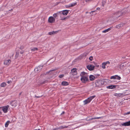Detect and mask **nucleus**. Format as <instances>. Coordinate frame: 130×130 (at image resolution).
<instances>
[{"mask_svg":"<svg viewBox=\"0 0 130 130\" xmlns=\"http://www.w3.org/2000/svg\"><path fill=\"white\" fill-rule=\"evenodd\" d=\"M95 97V96H90L87 99L84 101V102L85 104H86L88 103H89Z\"/></svg>","mask_w":130,"mask_h":130,"instance_id":"obj_1","label":"nucleus"},{"mask_svg":"<svg viewBox=\"0 0 130 130\" xmlns=\"http://www.w3.org/2000/svg\"><path fill=\"white\" fill-rule=\"evenodd\" d=\"M101 85L100 80L97 81L95 83L93 84L92 86H94V87H92V88H94L96 87H99Z\"/></svg>","mask_w":130,"mask_h":130,"instance_id":"obj_2","label":"nucleus"},{"mask_svg":"<svg viewBox=\"0 0 130 130\" xmlns=\"http://www.w3.org/2000/svg\"><path fill=\"white\" fill-rule=\"evenodd\" d=\"M61 12L60 13L59 15H60L61 20H65L66 19H68L70 17L69 16H67L66 17H64V15L61 13V12Z\"/></svg>","mask_w":130,"mask_h":130,"instance_id":"obj_3","label":"nucleus"},{"mask_svg":"<svg viewBox=\"0 0 130 130\" xmlns=\"http://www.w3.org/2000/svg\"><path fill=\"white\" fill-rule=\"evenodd\" d=\"M77 69L76 68H74L72 69L70 72V74L74 76V75H76L77 74V72L76 71Z\"/></svg>","mask_w":130,"mask_h":130,"instance_id":"obj_4","label":"nucleus"},{"mask_svg":"<svg viewBox=\"0 0 130 130\" xmlns=\"http://www.w3.org/2000/svg\"><path fill=\"white\" fill-rule=\"evenodd\" d=\"M126 62H124L121 63L120 64L118 65V67H119L120 69L122 70L126 66Z\"/></svg>","mask_w":130,"mask_h":130,"instance_id":"obj_5","label":"nucleus"},{"mask_svg":"<svg viewBox=\"0 0 130 130\" xmlns=\"http://www.w3.org/2000/svg\"><path fill=\"white\" fill-rule=\"evenodd\" d=\"M80 80L83 83H85L88 80V77L87 76H81Z\"/></svg>","mask_w":130,"mask_h":130,"instance_id":"obj_6","label":"nucleus"},{"mask_svg":"<svg viewBox=\"0 0 130 130\" xmlns=\"http://www.w3.org/2000/svg\"><path fill=\"white\" fill-rule=\"evenodd\" d=\"M43 66H38L34 69L35 71L37 73L39 72L42 69Z\"/></svg>","mask_w":130,"mask_h":130,"instance_id":"obj_7","label":"nucleus"},{"mask_svg":"<svg viewBox=\"0 0 130 130\" xmlns=\"http://www.w3.org/2000/svg\"><path fill=\"white\" fill-rule=\"evenodd\" d=\"M9 107V106L7 105L2 107H0V108H2L3 111L5 113H6L7 112L8 108Z\"/></svg>","mask_w":130,"mask_h":130,"instance_id":"obj_8","label":"nucleus"},{"mask_svg":"<svg viewBox=\"0 0 130 130\" xmlns=\"http://www.w3.org/2000/svg\"><path fill=\"white\" fill-rule=\"evenodd\" d=\"M55 18L53 17H50L48 20V22L50 23H53L55 22Z\"/></svg>","mask_w":130,"mask_h":130,"instance_id":"obj_9","label":"nucleus"},{"mask_svg":"<svg viewBox=\"0 0 130 130\" xmlns=\"http://www.w3.org/2000/svg\"><path fill=\"white\" fill-rule=\"evenodd\" d=\"M95 66L92 65H88L87 67V68L90 71H92L94 70Z\"/></svg>","mask_w":130,"mask_h":130,"instance_id":"obj_10","label":"nucleus"},{"mask_svg":"<svg viewBox=\"0 0 130 130\" xmlns=\"http://www.w3.org/2000/svg\"><path fill=\"white\" fill-rule=\"evenodd\" d=\"M69 10H64L61 11V13L64 15H66L69 13Z\"/></svg>","mask_w":130,"mask_h":130,"instance_id":"obj_11","label":"nucleus"},{"mask_svg":"<svg viewBox=\"0 0 130 130\" xmlns=\"http://www.w3.org/2000/svg\"><path fill=\"white\" fill-rule=\"evenodd\" d=\"M122 125L125 126H130V121L121 124Z\"/></svg>","mask_w":130,"mask_h":130,"instance_id":"obj_12","label":"nucleus"},{"mask_svg":"<svg viewBox=\"0 0 130 130\" xmlns=\"http://www.w3.org/2000/svg\"><path fill=\"white\" fill-rule=\"evenodd\" d=\"M11 62V60H10L9 59L7 60H5L4 61V63L5 64H6L7 65H8Z\"/></svg>","mask_w":130,"mask_h":130,"instance_id":"obj_13","label":"nucleus"},{"mask_svg":"<svg viewBox=\"0 0 130 130\" xmlns=\"http://www.w3.org/2000/svg\"><path fill=\"white\" fill-rule=\"evenodd\" d=\"M124 25V24H119L117 25L116 26V28H117L118 29H120V28L122 27H123Z\"/></svg>","mask_w":130,"mask_h":130,"instance_id":"obj_14","label":"nucleus"},{"mask_svg":"<svg viewBox=\"0 0 130 130\" xmlns=\"http://www.w3.org/2000/svg\"><path fill=\"white\" fill-rule=\"evenodd\" d=\"M17 102L16 101H12L11 103L12 106L13 107H15L17 106Z\"/></svg>","mask_w":130,"mask_h":130,"instance_id":"obj_15","label":"nucleus"},{"mask_svg":"<svg viewBox=\"0 0 130 130\" xmlns=\"http://www.w3.org/2000/svg\"><path fill=\"white\" fill-rule=\"evenodd\" d=\"M58 32V31H53L51 32H50L48 33L49 35H52L54 34H57Z\"/></svg>","mask_w":130,"mask_h":130,"instance_id":"obj_16","label":"nucleus"},{"mask_svg":"<svg viewBox=\"0 0 130 130\" xmlns=\"http://www.w3.org/2000/svg\"><path fill=\"white\" fill-rule=\"evenodd\" d=\"M116 87L115 85H110L107 86V88L108 89H112Z\"/></svg>","mask_w":130,"mask_h":130,"instance_id":"obj_17","label":"nucleus"},{"mask_svg":"<svg viewBox=\"0 0 130 130\" xmlns=\"http://www.w3.org/2000/svg\"><path fill=\"white\" fill-rule=\"evenodd\" d=\"M111 27H110L108 29L105 30L103 31L102 32L103 33H106L109 31L111 30Z\"/></svg>","mask_w":130,"mask_h":130,"instance_id":"obj_18","label":"nucleus"},{"mask_svg":"<svg viewBox=\"0 0 130 130\" xmlns=\"http://www.w3.org/2000/svg\"><path fill=\"white\" fill-rule=\"evenodd\" d=\"M61 12L59 11V12H57L56 13H55L53 15V16L54 17V18H55L56 17H57V15H59L60 13Z\"/></svg>","mask_w":130,"mask_h":130,"instance_id":"obj_19","label":"nucleus"},{"mask_svg":"<svg viewBox=\"0 0 130 130\" xmlns=\"http://www.w3.org/2000/svg\"><path fill=\"white\" fill-rule=\"evenodd\" d=\"M87 74V73L84 72H82L80 74V76H87L86 75Z\"/></svg>","mask_w":130,"mask_h":130,"instance_id":"obj_20","label":"nucleus"},{"mask_svg":"<svg viewBox=\"0 0 130 130\" xmlns=\"http://www.w3.org/2000/svg\"><path fill=\"white\" fill-rule=\"evenodd\" d=\"M89 78L90 80H93L94 79L95 77L93 75H90L89 76Z\"/></svg>","mask_w":130,"mask_h":130,"instance_id":"obj_21","label":"nucleus"},{"mask_svg":"<svg viewBox=\"0 0 130 130\" xmlns=\"http://www.w3.org/2000/svg\"><path fill=\"white\" fill-rule=\"evenodd\" d=\"M62 85L63 86H66L68 85V83L66 82H63L62 83Z\"/></svg>","mask_w":130,"mask_h":130,"instance_id":"obj_22","label":"nucleus"},{"mask_svg":"<svg viewBox=\"0 0 130 130\" xmlns=\"http://www.w3.org/2000/svg\"><path fill=\"white\" fill-rule=\"evenodd\" d=\"M6 83L4 82L1 85V87H5L6 86Z\"/></svg>","mask_w":130,"mask_h":130,"instance_id":"obj_23","label":"nucleus"},{"mask_svg":"<svg viewBox=\"0 0 130 130\" xmlns=\"http://www.w3.org/2000/svg\"><path fill=\"white\" fill-rule=\"evenodd\" d=\"M102 118V117H94V118H91V119H87V120L88 121L90 120H92L93 119H99L101 118Z\"/></svg>","mask_w":130,"mask_h":130,"instance_id":"obj_24","label":"nucleus"},{"mask_svg":"<svg viewBox=\"0 0 130 130\" xmlns=\"http://www.w3.org/2000/svg\"><path fill=\"white\" fill-rule=\"evenodd\" d=\"M100 82L101 85H104L106 83V82L104 80H100Z\"/></svg>","mask_w":130,"mask_h":130,"instance_id":"obj_25","label":"nucleus"},{"mask_svg":"<svg viewBox=\"0 0 130 130\" xmlns=\"http://www.w3.org/2000/svg\"><path fill=\"white\" fill-rule=\"evenodd\" d=\"M121 12H119L116 13V14L117 15V17H119L121 15Z\"/></svg>","mask_w":130,"mask_h":130,"instance_id":"obj_26","label":"nucleus"},{"mask_svg":"<svg viewBox=\"0 0 130 130\" xmlns=\"http://www.w3.org/2000/svg\"><path fill=\"white\" fill-rule=\"evenodd\" d=\"M68 127V126H61L59 127V129H62L64 128H67Z\"/></svg>","mask_w":130,"mask_h":130,"instance_id":"obj_27","label":"nucleus"},{"mask_svg":"<svg viewBox=\"0 0 130 130\" xmlns=\"http://www.w3.org/2000/svg\"><path fill=\"white\" fill-rule=\"evenodd\" d=\"M106 65L105 64L104 62L102 64V68L103 69H105V66Z\"/></svg>","mask_w":130,"mask_h":130,"instance_id":"obj_28","label":"nucleus"},{"mask_svg":"<svg viewBox=\"0 0 130 130\" xmlns=\"http://www.w3.org/2000/svg\"><path fill=\"white\" fill-rule=\"evenodd\" d=\"M10 122V121H8L5 124V126L6 127H7L9 125V123Z\"/></svg>","mask_w":130,"mask_h":130,"instance_id":"obj_29","label":"nucleus"},{"mask_svg":"<svg viewBox=\"0 0 130 130\" xmlns=\"http://www.w3.org/2000/svg\"><path fill=\"white\" fill-rule=\"evenodd\" d=\"M116 79H117L118 80H120L121 79V77L118 76L117 75H116Z\"/></svg>","mask_w":130,"mask_h":130,"instance_id":"obj_30","label":"nucleus"},{"mask_svg":"<svg viewBox=\"0 0 130 130\" xmlns=\"http://www.w3.org/2000/svg\"><path fill=\"white\" fill-rule=\"evenodd\" d=\"M19 53L18 52H16V55H15V58H17L18 56H19Z\"/></svg>","mask_w":130,"mask_h":130,"instance_id":"obj_31","label":"nucleus"},{"mask_svg":"<svg viewBox=\"0 0 130 130\" xmlns=\"http://www.w3.org/2000/svg\"><path fill=\"white\" fill-rule=\"evenodd\" d=\"M38 50V48H32L31 49V50L32 51H37Z\"/></svg>","mask_w":130,"mask_h":130,"instance_id":"obj_32","label":"nucleus"},{"mask_svg":"<svg viewBox=\"0 0 130 130\" xmlns=\"http://www.w3.org/2000/svg\"><path fill=\"white\" fill-rule=\"evenodd\" d=\"M123 95L122 94H121V93L118 94L116 93V94H115V95L116 96H120L121 95Z\"/></svg>","mask_w":130,"mask_h":130,"instance_id":"obj_33","label":"nucleus"},{"mask_svg":"<svg viewBox=\"0 0 130 130\" xmlns=\"http://www.w3.org/2000/svg\"><path fill=\"white\" fill-rule=\"evenodd\" d=\"M93 63H94V64H95V67H96L97 68H99V64L98 63H95V62H93Z\"/></svg>","mask_w":130,"mask_h":130,"instance_id":"obj_34","label":"nucleus"},{"mask_svg":"<svg viewBox=\"0 0 130 130\" xmlns=\"http://www.w3.org/2000/svg\"><path fill=\"white\" fill-rule=\"evenodd\" d=\"M77 4V3H73V4H70L71 7H73L74 6L76 5Z\"/></svg>","mask_w":130,"mask_h":130,"instance_id":"obj_35","label":"nucleus"},{"mask_svg":"<svg viewBox=\"0 0 130 130\" xmlns=\"http://www.w3.org/2000/svg\"><path fill=\"white\" fill-rule=\"evenodd\" d=\"M106 3V2L105 1H103L102 2V6L104 7V5Z\"/></svg>","mask_w":130,"mask_h":130,"instance_id":"obj_36","label":"nucleus"},{"mask_svg":"<svg viewBox=\"0 0 130 130\" xmlns=\"http://www.w3.org/2000/svg\"><path fill=\"white\" fill-rule=\"evenodd\" d=\"M93 57L92 56L90 57L89 58V59L90 61H92L93 60Z\"/></svg>","mask_w":130,"mask_h":130,"instance_id":"obj_37","label":"nucleus"},{"mask_svg":"<svg viewBox=\"0 0 130 130\" xmlns=\"http://www.w3.org/2000/svg\"><path fill=\"white\" fill-rule=\"evenodd\" d=\"M65 6L67 8H70V7H71V6L70 4V5H65Z\"/></svg>","mask_w":130,"mask_h":130,"instance_id":"obj_38","label":"nucleus"},{"mask_svg":"<svg viewBox=\"0 0 130 130\" xmlns=\"http://www.w3.org/2000/svg\"><path fill=\"white\" fill-rule=\"evenodd\" d=\"M64 76V75L63 74H61V75H60L59 76V77L60 78H62Z\"/></svg>","mask_w":130,"mask_h":130,"instance_id":"obj_39","label":"nucleus"},{"mask_svg":"<svg viewBox=\"0 0 130 130\" xmlns=\"http://www.w3.org/2000/svg\"><path fill=\"white\" fill-rule=\"evenodd\" d=\"M116 75L112 76L110 78L111 79H116Z\"/></svg>","mask_w":130,"mask_h":130,"instance_id":"obj_40","label":"nucleus"},{"mask_svg":"<svg viewBox=\"0 0 130 130\" xmlns=\"http://www.w3.org/2000/svg\"><path fill=\"white\" fill-rule=\"evenodd\" d=\"M130 114V111L128 112H127L125 113L124 114V115H127Z\"/></svg>","mask_w":130,"mask_h":130,"instance_id":"obj_41","label":"nucleus"},{"mask_svg":"<svg viewBox=\"0 0 130 130\" xmlns=\"http://www.w3.org/2000/svg\"><path fill=\"white\" fill-rule=\"evenodd\" d=\"M105 64L106 65L107 64H110V62L109 61H107L106 62H104Z\"/></svg>","mask_w":130,"mask_h":130,"instance_id":"obj_42","label":"nucleus"},{"mask_svg":"<svg viewBox=\"0 0 130 130\" xmlns=\"http://www.w3.org/2000/svg\"><path fill=\"white\" fill-rule=\"evenodd\" d=\"M54 71V70H51V71H49L48 72H47V73H50V72L53 71Z\"/></svg>","mask_w":130,"mask_h":130,"instance_id":"obj_43","label":"nucleus"},{"mask_svg":"<svg viewBox=\"0 0 130 130\" xmlns=\"http://www.w3.org/2000/svg\"><path fill=\"white\" fill-rule=\"evenodd\" d=\"M92 0H85L86 2H90L92 1Z\"/></svg>","mask_w":130,"mask_h":130,"instance_id":"obj_44","label":"nucleus"},{"mask_svg":"<svg viewBox=\"0 0 130 130\" xmlns=\"http://www.w3.org/2000/svg\"><path fill=\"white\" fill-rule=\"evenodd\" d=\"M24 51H22L21 52H20V54H23L24 53Z\"/></svg>","mask_w":130,"mask_h":130,"instance_id":"obj_45","label":"nucleus"},{"mask_svg":"<svg viewBox=\"0 0 130 130\" xmlns=\"http://www.w3.org/2000/svg\"><path fill=\"white\" fill-rule=\"evenodd\" d=\"M58 129H59V127L56 128L55 129H53V130H58Z\"/></svg>","mask_w":130,"mask_h":130,"instance_id":"obj_46","label":"nucleus"},{"mask_svg":"<svg viewBox=\"0 0 130 130\" xmlns=\"http://www.w3.org/2000/svg\"><path fill=\"white\" fill-rule=\"evenodd\" d=\"M11 82V81H8L7 82V83L8 84H9Z\"/></svg>","mask_w":130,"mask_h":130,"instance_id":"obj_47","label":"nucleus"},{"mask_svg":"<svg viewBox=\"0 0 130 130\" xmlns=\"http://www.w3.org/2000/svg\"><path fill=\"white\" fill-rule=\"evenodd\" d=\"M92 85H93V84L91 85V86H90V88H91V89H93V88H92V87H94V86H92Z\"/></svg>","mask_w":130,"mask_h":130,"instance_id":"obj_48","label":"nucleus"},{"mask_svg":"<svg viewBox=\"0 0 130 130\" xmlns=\"http://www.w3.org/2000/svg\"><path fill=\"white\" fill-rule=\"evenodd\" d=\"M35 97L36 98H39V97H41V96H35Z\"/></svg>","mask_w":130,"mask_h":130,"instance_id":"obj_49","label":"nucleus"},{"mask_svg":"<svg viewBox=\"0 0 130 130\" xmlns=\"http://www.w3.org/2000/svg\"><path fill=\"white\" fill-rule=\"evenodd\" d=\"M100 8H96V9L98 10H100Z\"/></svg>","mask_w":130,"mask_h":130,"instance_id":"obj_50","label":"nucleus"},{"mask_svg":"<svg viewBox=\"0 0 130 130\" xmlns=\"http://www.w3.org/2000/svg\"><path fill=\"white\" fill-rule=\"evenodd\" d=\"M65 113L64 112V111H63L62 113L61 114V115H62V114H64Z\"/></svg>","mask_w":130,"mask_h":130,"instance_id":"obj_51","label":"nucleus"},{"mask_svg":"<svg viewBox=\"0 0 130 130\" xmlns=\"http://www.w3.org/2000/svg\"><path fill=\"white\" fill-rule=\"evenodd\" d=\"M91 119V118H87V120H87V119Z\"/></svg>","mask_w":130,"mask_h":130,"instance_id":"obj_52","label":"nucleus"},{"mask_svg":"<svg viewBox=\"0 0 130 130\" xmlns=\"http://www.w3.org/2000/svg\"><path fill=\"white\" fill-rule=\"evenodd\" d=\"M2 112H1L0 111V115H2Z\"/></svg>","mask_w":130,"mask_h":130,"instance_id":"obj_53","label":"nucleus"},{"mask_svg":"<svg viewBox=\"0 0 130 130\" xmlns=\"http://www.w3.org/2000/svg\"><path fill=\"white\" fill-rule=\"evenodd\" d=\"M94 11H92L91 12H90L91 13H92V12H94Z\"/></svg>","mask_w":130,"mask_h":130,"instance_id":"obj_54","label":"nucleus"},{"mask_svg":"<svg viewBox=\"0 0 130 130\" xmlns=\"http://www.w3.org/2000/svg\"><path fill=\"white\" fill-rule=\"evenodd\" d=\"M46 82V81H45V82H44L43 83V84L45 83V82Z\"/></svg>","mask_w":130,"mask_h":130,"instance_id":"obj_55","label":"nucleus"},{"mask_svg":"<svg viewBox=\"0 0 130 130\" xmlns=\"http://www.w3.org/2000/svg\"><path fill=\"white\" fill-rule=\"evenodd\" d=\"M40 130L39 129H35V130Z\"/></svg>","mask_w":130,"mask_h":130,"instance_id":"obj_56","label":"nucleus"},{"mask_svg":"<svg viewBox=\"0 0 130 130\" xmlns=\"http://www.w3.org/2000/svg\"><path fill=\"white\" fill-rule=\"evenodd\" d=\"M88 13V12H86V13Z\"/></svg>","mask_w":130,"mask_h":130,"instance_id":"obj_57","label":"nucleus"}]
</instances>
